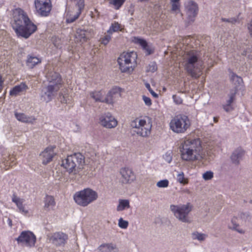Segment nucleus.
<instances>
[{
	"mask_svg": "<svg viewBox=\"0 0 252 252\" xmlns=\"http://www.w3.org/2000/svg\"><path fill=\"white\" fill-rule=\"evenodd\" d=\"M98 198L97 193L90 188H86L76 192L73 196L75 202L79 205L86 207Z\"/></svg>",
	"mask_w": 252,
	"mask_h": 252,
	"instance_id": "20e7f679",
	"label": "nucleus"
},
{
	"mask_svg": "<svg viewBox=\"0 0 252 252\" xmlns=\"http://www.w3.org/2000/svg\"><path fill=\"white\" fill-rule=\"evenodd\" d=\"M136 58V54L134 52L121 55L117 60L121 71L125 73L132 72L134 69L132 64L135 62Z\"/></svg>",
	"mask_w": 252,
	"mask_h": 252,
	"instance_id": "423d86ee",
	"label": "nucleus"
},
{
	"mask_svg": "<svg viewBox=\"0 0 252 252\" xmlns=\"http://www.w3.org/2000/svg\"><path fill=\"white\" fill-rule=\"evenodd\" d=\"M120 173L124 179V183H131L135 179V176L132 170L128 167L121 168Z\"/></svg>",
	"mask_w": 252,
	"mask_h": 252,
	"instance_id": "6ab92c4d",
	"label": "nucleus"
},
{
	"mask_svg": "<svg viewBox=\"0 0 252 252\" xmlns=\"http://www.w3.org/2000/svg\"><path fill=\"white\" fill-rule=\"evenodd\" d=\"M237 219L235 217H234L232 219L231 223L232 224V226H230L229 227L234 230H237L239 233H243V231L242 230H239L237 228V227L239 226V224L236 221Z\"/></svg>",
	"mask_w": 252,
	"mask_h": 252,
	"instance_id": "58836bf2",
	"label": "nucleus"
},
{
	"mask_svg": "<svg viewBox=\"0 0 252 252\" xmlns=\"http://www.w3.org/2000/svg\"><path fill=\"white\" fill-rule=\"evenodd\" d=\"M12 201L16 204L20 213L24 215H26L28 213V210L25 208L23 204V199L14 196L12 198Z\"/></svg>",
	"mask_w": 252,
	"mask_h": 252,
	"instance_id": "393cba45",
	"label": "nucleus"
},
{
	"mask_svg": "<svg viewBox=\"0 0 252 252\" xmlns=\"http://www.w3.org/2000/svg\"><path fill=\"white\" fill-rule=\"evenodd\" d=\"M185 6L188 20L194 22L198 12V5L192 0H189L185 3Z\"/></svg>",
	"mask_w": 252,
	"mask_h": 252,
	"instance_id": "f8f14e48",
	"label": "nucleus"
},
{
	"mask_svg": "<svg viewBox=\"0 0 252 252\" xmlns=\"http://www.w3.org/2000/svg\"><path fill=\"white\" fill-rule=\"evenodd\" d=\"M249 217V214L248 213L246 212V213H240L239 215H238V217L239 218H240L242 220H247L248 219V218Z\"/></svg>",
	"mask_w": 252,
	"mask_h": 252,
	"instance_id": "603ef678",
	"label": "nucleus"
},
{
	"mask_svg": "<svg viewBox=\"0 0 252 252\" xmlns=\"http://www.w3.org/2000/svg\"><path fill=\"white\" fill-rule=\"evenodd\" d=\"M128 222L127 221L123 220V218H120L118 221L119 226L122 229H126L127 227Z\"/></svg>",
	"mask_w": 252,
	"mask_h": 252,
	"instance_id": "79ce46f5",
	"label": "nucleus"
},
{
	"mask_svg": "<svg viewBox=\"0 0 252 252\" xmlns=\"http://www.w3.org/2000/svg\"><path fill=\"white\" fill-rule=\"evenodd\" d=\"M172 98L173 99L174 102L176 104H181L183 103V100L181 97L177 95H173Z\"/></svg>",
	"mask_w": 252,
	"mask_h": 252,
	"instance_id": "09e8293b",
	"label": "nucleus"
},
{
	"mask_svg": "<svg viewBox=\"0 0 252 252\" xmlns=\"http://www.w3.org/2000/svg\"><path fill=\"white\" fill-rule=\"evenodd\" d=\"M7 223H8V224L10 226H11L12 225V220L11 219H8L7 220Z\"/></svg>",
	"mask_w": 252,
	"mask_h": 252,
	"instance_id": "bf43d9fd",
	"label": "nucleus"
},
{
	"mask_svg": "<svg viewBox=\"0 0 252 252\" xmlns=\"http://www.w3.org/2000/svg\"><path fill=\"white\" fill-rule=\"evenodd\" d=\"M101 91H94L90 93L91 97L95 101L105 102V98L103 99Z\"/></svg>",
	"mask_w": 252,
	"mask_h": 252,
	"instance_id": "cd10ccee",
	"label": "nucleus"
},
{
	"mask_svg": "<svg viewBox=\"0 0 252 252\" xmlns=\"http://www.w3.org/2000/svg\"><path fill=\"white\" fill-rule=\"evenodd\" d=\"M54 155V148L53 147L46 148L40 154V156L43 157L42 163L44 165L48 163L52 160Z\"/></svg>",
	"mask_w": 252,
	"mask_h": 252,
	"instance_id": "aec40b11",
	"label": "nucleus"
},
{
	"mask_svg": "<svg viewBox=\"0 0 252 252\" xmlns=\"http://www.w3.org/2000/svg\"><path fill=\"white\" fill-rule=\"evenodd\" d=\"M131 126L135 128L133 132L141 137H147L151 133L152 126L147 123L145 120H139L138 124L135 121H133L131 123Z\"/></svg>",
	"mask_w": 252,
	"mask_h": 252,
	"instance_id": "9d476101",
	"label": "nucleus"
},
{
	"mask_svg": "<svg viewBox=\"0 0 252 252\" xmlns=\"http://www.w3.org/2000/svg\"><path fill=\"white\" fill-rule=\"evenodd\" d=\"M81 14V12H77L75 15L72 16H70L68 18L66 19V22L68 23H71L74 22L76 20H77L80 15Z\"/></svg>",
	"mask_w": 252,
	"mask_h": 252,
	"instance_id": "c03bdc74",
	"label": "nucleus"
},
{
	"mask_svg": "<svg viewBox=\"0 0 252 252\" xmlns=\"http://www.w3.org/2000/svg\"><path fill=\"white\" fill-rule=\"evenodd\" d=\"M98 250L100 252H116L118 249L115 244L110 243H104L98 247Z\"/></svg>",
	"mask_w": 252,
	"mask_h": 252,
	"instance_id": "5701e85b",
	"label": "nucleus"
},
{
	"mask_svg": "<svg viewBox=\"0 0 252 252\" xmlns=\"http://www.w3.org/2000/svg\"><path fill=\"white\" fill-rule=\"evenodd\" d=\"M3 84V80L2 79L1 75L0 74V92L2 90Z\"/></svg>",
	"mask_w": 252,
	"mask_h": 252,
	"instance_id": "5fc2aeb1",
	"label": "nucleus"
},
{
	"mask_svg": "<svg viewBox=\"0 0 252 252\" xmlns=\"http://www.w3.org/2000/svg\"><path fill=\"white\" fill-rule=\"evenodd\" d=\"M177 180L181 184L185 185L188 183V180L185 178L184 174L183 172L177 175Z\"/></svg>",
	"mask_w": 252,
	"mask_h": 252,
	"instance_id": "4c0bfd02",
	"label": "nucleus"
},
{
	"mask_svg": "<svg viewBox=\"0 0 252 252\" xmlns=\"http://www.w3.org/2000/svg\"><path fill=\"white\" fill-rule=\"evenodd\" d=\"M67 97V95L66 94H63V93L60 94V99L62 103H67L68 99Z\"/></svg>",
	"mask_w": 252,
	"mask_h": 252,
	"instance_id": "3c124183",
	"label": "nucleus"
},
{
	"mask_svg": "<svg viewBox=\"0 0 252 252\" xmlns=\"http://www.w3.org/2000/svg\"><path fill=\"white\" fill-rule=\"evenodd\" d=\"M143 50H144L146 52V55H150L154 53V49H152L150 46L147 44V45L145 46V48H143Z\"/></svg>",
	"mask_w": 252,
	"mask_h": 252,
	"instance_id": "de8ad7c7",
	"label": "nucleus"
},
{
	"mask_svg": "<svg viewBox=\"0 0 252 252\" xmlns=\"http://www.w3.org/2000/svg\"><path fill=\"white\" fill-rule=\"evenodd\" d=\"M48 85L44 88L41 97L44 101H50L57 92L63 87V81L60 74L51 72L47 78Z\"/></svg>",
	"mask_w": 252,
	"mask_h": 252,
	"instance_id": "7ed1b4c3",
	"label": "nucleus"
},
{
	"mask_svg": "<svg viewBox=\"0 0 252 252\" xmlns=\"http://www.w3.org/2000/svg\"><path fill=\"white\" fill-rule=\"evenodd\" d=\"M120 29V25L117 22L112 23L107 32L108 34H112L113 32H117Z\"/></svg>",
	"mask_w": 252,
	"mask_h": 252,
	"instance_id": "473e14b6",
	"label": "nucleus"
},
{
	"mask_svg": "<svg viewBox=\"0 0 252 252\" xmlns=\"http://www.w3.org/2000/svg\"><path fill=\"white\" fill-rule=\"evenodd\" d=\"M85 162L84 157L80 153H75L73 155L67 156L62 160V166L69 173H72L75 171L77 164L83 165Z\"/></svg>",
	"mask_w": 252,
	"mask_h": 252,
	"instance_id": "0eeeda50",
	"label": "nucleus"
},
{
	"mask_svg": "<svg viewBox=\"0 0 252 252\" xmlns=\"http://www.w3.org/2000/svg\"><path fill=\"white\" fill-rule=\"evenodd\" d=\"M76 37H78L80 41H86L87 38L86 35V31L82 29L77 30L76 32Z\"/></svg>",
	"mask_w": 252,
	"mask_h": 252,
	"instance_id": "f704fd0d",
	"label": "nucleus"
},
{
	"mask_svg": "<svg viewBox=\"0 0 252 252\" xmlns=\"http://www.w3.org/2000/svg\"><path fill=\"white\" fill-rule=\"evenodd\" d=\"M34 5L36 15L43 17L49 15L52 7L51 0H35Z\"/></svg>",
	"mask_w": 252,
	"mask_h": 252,
	"instance_id": "1a4fd4ad",
	"label": "nucleus"
},
{
	"mask_svg": "<svg viewBox=\"0 0 252 252\" xmlns=\"http://www.w3.org/2000/svg\"><path fill=\"white\" fill-rule=\"evenodd\" d=\"M214 121L215 123L217 122V121H218V118H216V117H214Z\"/></svg>",
	"mask_w": 252,
	"mask_h": 252,
	"instance_id": "052dcab7",
	"label": "nucleus"
},
{
	"mask_svg": "<svg viewBox=\"0 0 252 252\" xmlns=\"http://www.w3.org/2000/svg\"><path fill=\"white\" fill-rule=\"evenodd\" d=\"M15 116L18 121L22 122L31 123L32 122L31 119L24 113L15 112Z\"/></svg>",
	"mask_w": 252,
	"mask_h": 252,
	"instance_id": "c756f323",
	"label": "nucleus"
},
{
	"mask_svg": "<svg viewBox=\"0 0 252 252\" xmlns=\"http://www.w3.org/2000/svg\"><path fill=\"white\" fill-rule=\"evenodd\" d=\"M145 85L146 88L148 89V90L149 92H150V91L152 90V88H151V86H150V84H149V83H146L145 84Z\"/></svg>",
	"mask_w": 252,
	"mask_h": 252,
	"instance_id": "13d9d810",
	"label": "nucleus"
},
{
	"mask_svg": "<svg viewBox=\"0 0 252 252\" xmlns=\"http://www.w3.org/2000/svg\"><path fill=\"white\" fill-rule=\"evenodd\" d=\"M237 93V89H232L230 90L229 93L228 94V98L226 100L225 102L222 105V107L224 111L226 112H229L234 110L233 103L236 99V94Z\"/></svg>",
	"mask_w": 252,
	"mask_h": 252,
	"instance_id": "dca6fc26",
	"label": "nucleus"
},
{
	"mask_svg": "<svg viewBox=\"0 0 252 252\" xmlns=\"http://www.w3.org/2000/svg\"><path fill=\"white\" fill-rule=\"evenodd\" d=\"M99 119L101 125L108 128L115 127L118 124L116 119L109 112L101 115Z\"/></svg>",
	"mask_w": 252,
	"mask_h": 252,
	"instance_id": "2eb2a0df",
	"label": "nucleus"
},
{
	"mask_svg": "<svg viewBox=\"0 0 252 252\" xmlns=\"http://www.w3.org/2000/svg\"><path fill=\"white\" fill-rule=\"evenodd\" d=\"M155 98H157L158 96V94H157L156 92H155L153 90H152L150 92H149Z\"/></svg>",
	"mask_w": 252,
	"mask_h": 252,
	"instance_id": "4d7b16f0",
	"label": "nucleus"
},
{
	"mask_svg": "<svg viewBox=\"0 0 252 252\" xmlns=\"http://www.w3.org/2000/svg\"><path fill=\"white\" fill-rule=\"evenodd\" d=\"M142 98L146 105L150 106L152 105V101L150 97L143 95Z\"/></svg>",
	"mask_w": 252,
	"mask_h": 252,
	"instance_id": "8fccbe9b",
	"label": "nucleus"
},
{
	"mask_svg": "<svg viewBox=\"0 0 252 252\" xmlns=\"http://www.w3.org/2000/svg\"><path fill=\"white\" fill-rule=\"evenodd\" d=\"M28 88L25 83H22L19 85H16L12 88L9 92V94L12 96H16L19 93L26 90Z\"/></svg>",
	"mask_w": 252,
	"mask_h": 252,
	"instance_id": "a878e982",
	"label": "nucleus"
},
{
	"mask_svg": "<svg viewBox=\"0 0 252 252\" xmlns=\"http://www.w3.org/2000/svg\"><path fill=\"white\" fill-rule=\"evenodd\" d=\"M184 63L187 72L193 78H198L201 75L200 69L203 64L201 53L197 50H190L186 52Z\"/></svg>",
	"mask_w": 252,
	"mask_h": 252,
	"instance_id": "f03ea898",
	"label": "nucleus"
},
{
	"mask_svg": "<svg viewBox=\"0 0 252 252\" xmlns=\"http://www.w3.org/2000/svg\"><path fill=\"white\" fill-rule=\"evenodd\" d=\"M42 59L33 54H30L27 56L26 64L30 68H33L37 64L41 63Z\"/></svg>",
	"mask_w": 252,
	"mask_h": 252,
	"instance_id": "4be33fe9",
	"label": "nucleus"
},
{
	"mask_svg": "<svg viewBox=\"0 0 252 252\" xmlns=\"http://www.w3.org/2000/svg\"><path fill=\"white\" fill-rule=\"evenodd\" d=\"M111 39V34H107L105 35L101 39V43L104 45H106L109 42Z\"/></svg>",
	"mask_w": 252,
	"mask_h": 252,
	"instance_id": "49530a36",
	"label": "nucleus"
},
{
	"mask_svg": "<svg viewBox=\"0 0 252 252\" xmlns=\"http://www.w3.org/2000/svg\"><path fill=\"white\" fill-rule=\"evenodd\" d=\"M248 29L251 36H252V20L248 24Z\"/></svg>",
	"mask_w": 252,
	"mask_h": 252,
	"instance_id": "864d4df0",
	"label": "nucleus"
},
{
	"mask_svg": "<svg viewBox=\"0 0 252 252\" xmlns=\"http://www.w3.org/2000/svg\"><path fill=\"white\" fill-rule=\"evenodd\" d=\"M164 159L168 163H170L172 160V154L171 152H166L163 156Z\"/></svg>",
	"mask_w": 252,
	"mask_h": 252,
	"instance_id": "a18cd8bd",
	"label": "nucleus"
},
{
	"mask_svg": "<svg viewBox=\"0 0 252 252\" xmlns=\"http://www.w3.org/2000/svg\"><path fill=\"white\" fill-rule=\"evenodd\" d=\"M130 207L129 202L127 199H119V204L117 207V211H122Z\"/></svg>",
	"mask_w": 252,
	"mask_h": 252,
	"instance_id": "c85d7f7f",
	"label": "nucleus"
},
{
	"mask_svg": "<svg viewBox=\"0 0 252 252\" xmlns=\"http://www.w3.org/2000/svg\"><path fill=\"white\" fill-rule=\"evenodd\" d=\"M132 42L136 44H138L141 46L142 49L147 45V41L144 38L139 36H134L133 38Z\"/></svg>",
	"mask_w": 252,
	"mask_h": 252,
	"instance_id": "7c9ffc66",
	"label": "nucleus"
},
{
	"mask_svg": "<svg viewBox=\"0 0 252 252\" xmlns=\"http://www.w3.org/2000/svg\"><path fill=\"white\" fill-rule=\"evenodd\" d=\"M214 177V173L211 171H207L204 173L202 175L203 179L205 181L212 179Z\"/></svg>",
	"mask_w": 252,
	"mask_h": 252,
	"instance_id": "ea45409f",
	"label": "nucleus"
},
{
	"mask_svg": "<svg viewBox=\"0 0 252 252\" xmlns=\"http://www.w3.org/2000/svg\"><path fill=\"white\" fill-rule=\"evenodd\" d=\"M169 185V181L167 179H164L162 180H160L157 183V186L158 188H166Z\"/></svg>",
	"mask_w": 252,
	"mask_h": 252,
	"instance_id": "a19ab883",
	"label": "nucleus"
},
{
	"mask_svg": "<svg viewBox=\"0 0 252 252\" xmlns=\"http://www.w3.org/2000/svg\"><path fill=\"white\" fill-rule=\"evenodd\" d=\"M170 209L174 216L183 222H189V214L192 210V206L189 203L179 205H170Z\"/></svg>",
	"mask_w": 252,
	"mask_h": 252,
	"instance_id": "6e6552de",
	"label": "nucleus"
},
{
	"mask_svg": "<svg viewBox=\"0 0 252 252\" xmlns=\"http://www.w3.org/2000/svg\"><path fill=\"white\" fill-rule=\"evenodd\" d=\"M68 239V236L63 232L55 233L51 237V240L54 244L56 246H64Z\"/></svg>",
	"mask_w": 252,
	"mask_h": 252,
	"instance_id": "a211bd4d",
	"label": "nucleus"
},
{
	"mask_svg": "<svg viewBox=\"0 0 252 252\" xmlns=\"http://www.w3.org/2000/svg\"><path fill=\"white\" fill-rule=\"evenodd\" d=\"M44 208L49 210L52 209L55 205V201L52 196L46 195L44 198Z\"/></svg>",
	"mask_w": 252,
	"mask_h": 252,
	"instance_id": "bb28decb",
	"label": "nucleus"
},
{
	"mask_svg": "<svg viewBox=\"0 0 252 252\" xmlns=\"http://www.w3.org/2000/svg\"><path fill=\"white\" fill-rule=\"evenodd\" d=\"M182 146L187 148H189V150L195 153V154L201 155L202 147L199 139L187 140L185 141Z\"/></svg>",
	"mask_w": 252,
	"mask_h": 252,
	"instance_id": "4468645a",
	"label": "nucleus"
},
{
	"mask_svg": "<svg viewBox=\"0 0 252 252\" xmlns=\"http://www.w3.org/2000/svg\"><path fill=\"white\" fill-rule=\"evenodd\" d=\"M244 154V151L241 148H237L231 154L230 159L232 163L236 165L239 164Z\"/></svg>",
	"mask_w": 252,
	"mask_h": 252,
	"instance_id": "412c9836",
	"label": "nucleus"
},
{
	"mask_svg": "<svg viewBox=\"0 0 252 252\" xmlns=\"http://www.w3.org/2000/svg\"><path fill=\"white\" fill-rule=\"evenodd\" d=\"M157 69L158 67L157 63H156V62H151L147 66L146 71L155 72V71H157Z\"/></svg>",
	"mask_w": 252,
	"mask_h": 252,
	"instance_id": "e433bc0d",
	"label": "nucleus"
},
{
	"mask_svg": "<svg viewBox=\"0 0 252 252\" xmlns=\"http://www.w3.org/2000/svg\"><path fill=\"white\" fill-rule=\"evenodd\" d=\"M124 89L120 87L114 86L108 92L105 98V102L108 104H113L115 97L121 96Z\"/></svg>",
	"mask_w": 252,
	"mask_h": 252,
	"instance_id": "f3484780",
	"label": "nucleus"
},
{
	"mask_svg": "<svg viewBox=\"0 0 252 252\" xmlns=\"http://www.w3.org/2000/svg\"><path fill=\"white\" fill-rule=\"evenodd\" d=\"M12 15V27L18 37L27 39L36 31V26L22 9H14Z\"/></svg>",
	"mask_w": 252,
	"mask_h": 252,
	"instance_id": "f257e3e1",
	"label": "nucleus"
},
{
	"mask_svg": "<svg viewBox=\"0 0 252 252\" xmlns=\"http://www.w3.org/2000/svg\"><path fill=\"white\" fill-rule=\"evenodd\" d=\"M230 80L233 84L235 86L233 89L236 88L238 90V87L243 85V81L242 78L238 76L236 73L229 70Z\"/></svg>",
	"mask_w": 252,
	"mask_h": 252,
	"instance_id": "b1692460",
	"label": "nucleus"
},
{
	"mask_svg": "<svg viewBox=\"0 0 252 252\" xmlns=\"http://www.w3.org/2000/svg\"><path fill=\"white\" fill-rule=\"evenodd\" d=\"M171 3V10L173 12L177 14L180 12V0H170Z\"/></svg>",
	"mask_w": 252,
	"mask_h": 252,
	"instance_id": "2f4dec72",
	"label": "nucleus"
},
{
	"mask_svg": "<svg viewBox=\"0 0 252 252\" xmlns=\"http://www.w3.org/2000/svg\"><path fill=\"white\" fill-rule=\"evenodd\" d=\"M126 0H110V3L114 5L116 9H119L124 4Z\"/></svg>",
	"mask_w": 252,
	"mask_h": 252,
	"instance_id": "c9c22d12",
	"label": "nucleus"
},
{
	"mask_svg": "<svg viewBox=\"0 0 252 252\" xmlns=\"http://www.w3.org/2000/svg\"><path fill=\"white\" fill-rule=\"evenodd\" d=\"M76 6L78 7V12H81V13L85 6L84 0H76Z\"/></svg>",
	"mask_w": 252,
	"mask_h": 252,
	"instance_id": "37998d69",
	"label": "nucleus"
},
{
	"mask_svg": "<svg viewBox=\"0 0 252 252\" xmlns=\"http://www.w3.org/2000/svg\"><path fill=\"white\" fill-rule=\"evenodd\" d=\"M16 240L18 244H24L27 247H32L35 245L36 238L32 231L25 230L20 233Z\"/></svg>",
	"mask_w": 252,
	"mask_h": 252,
	"instance_id": "9b49d317",
	"label": "nucleus"
},
{
	"mask_svg": "<svg viewBox=\"0 0 252 252\" xmlns=\"http://www.w3.org/2000/svg\"><path fill=\"white\" fill-rule=\"evenodd\" d=\"M190 126L189 117L185 115H178L172 119L170 123V128L175 133H185Z\"/></svg>",
	"mask_w": 252,
	"mask_h": 252,
	"instance_id": "39448f33",
	"label": "nucleus"
},
{
	"mask_svg": "<svg viewBox=\"0 0 252 252\" xmlns=\"http://www.w3.org/2000/svg\"><path fill=\"white\" fill-rule=\"evenodd\" d=\"M181 158L183 160L187 161H192L200 160L202 158L201 155L195 154V153L182 145L180 149Z\"/></svg>",
	"mask_w": 252,
	"mask_h": 252,
	"instance_id": "ddd939ff",
	"label": "nucleus"
},
{
	"mask_svg": "<svg viewBox=\"0 0 252 252\" xmlns=\"http://www.w3.org/2000/svg\"><path fill=\"white\" fill-rule=\"evenodd\" d=\"M206 235L205 234L199 233L198 232H194L192 233V238L193 240H197L200 241H203L205 239Z\"/></svg>",
	"mask_w": 252,
	"mask_h": 252,
	"instance_id": "72a5a7b5",
	"label": "nucleus"
},
{
	"mask_svg": "<svg viewBox=\"0 0 252 252\" xmlns=\"http://www.w3.org/2000/svg\"><path fill=\"white\" fill-rule=\"evenodd\" d=\"M222 21L223 22H228V23H233V21H235V20L233 19H226V18H222Z\"/></svg>",
	"mask_w": 252,
	"mask_h": 252,
	"instance_id": "6e6d98bb",
	"label": "nucleus"
}]
</instances>
